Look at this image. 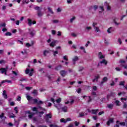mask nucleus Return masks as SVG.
Instances as JSON below:
<instances>
[{
  "mask_svg": "<svg viewBox=\"0 0 127 127\" xmlns=\"http://www.w3.org/2000/svg\"><path fill=\"white\" fill-rule=\"evenodd\" d=\"M25 74H28L29 76L30 77H31L32 75H33L34 73V69L33 68H32L31 69H29V68H26L25 71Z\"/></svg>",
  "mask_w": 127,
  "mask_h": 127,
  "instance_id": "f257e3e1",
  "label": "nucleus"
},
{
  "mask_svg": "<svg viewBox=\"0 0 127 127\" xmlns=\"http://www.w3.org/2000/svg\"><path fill=\"white\" fill-rule=\"evenodd\" d=\"M26 97L28 101L30 103L32 101L34 102V104H37L38 103V100L37 99H33V98L30 97L29 95H27Z\"/></svg>",
  "mask_w": 127,
  "mask_h": 127,
  "instance_id": "f03ea898",
  "label": "nucleus"
},
{
  "mask_svg": "<svg viewBox=\"0 0 127 127\" xmlns=\"http://www.w3.org/2000/svg\"><path fill=\"white\" fill-rule=\"evenodd\" d=\"M7 66L6 68H0V73L1 74H4V75H6V72H7Z\"/></svg>",
  "mask_w": 127,
  "mask_h": 127,
  "instance_id": "7ed1b4c3",
  "label": "nucleus"
},
{
  "mask_svg": "<svg viewBox=\"0 0 127 127\" xmlns=\"http://www.w3.org/2000/svg\"><path fill=\"white\" fill-rule=\"evenodd\" d=\"M52 118V115H51V114H48L46 115L45 119L46 122H47V123H50V122H49V119H51Z\"/></svg>",
  "mask_w": 127,
  "mask_h": 127,
  "instance_id": "20e7f679",
  "label": "nucleus"
},
{
  "mask_svg": "<svg viewBox=\"0 0 127 127\" xmlns=\"http://www.w3.org/2000/svg\"><path fill=\"white\" fill-rule=\"evenodd\" d=\"M119 20V18L118 17H114L113 18V22H114L115 25L118 26L121 24V22H118Z\"/></svg>",
  "mask_w": 127,
  "mask_h": 127,
  "instance_id": "39448f33",
  "label": "nucleus"
},
{
  "mask_svg": "<svg viewBox=\"0 0 127 127\" xmlns=\"http://www.w3.org/2000/svg\"><path fill=\"white\" fill-rule=\"evenodd\" d=\"M113 123H114V118H111L107 122V125L108 127H110V125L113 124Z\"/></svg>",
  "mask_w": 127,
  "mask_h": 127,
  "instance_id": "423d86ee",
  "label": "nucleus"
},
{
  "mask_svg": "<svg viewBox=\"0 0 127 127\" xmlns=\"http://www.w3.org/2000/svg\"><path fill=\"white\" fill-rule=\"evenodd\" d=\"M60 74L62 77H65L67 74V71L65 70H62L60 71Z\"/></svg>",
  "mask_w": 127,
  "mask_h": 127,
  "instance_id": "0eeeda50",
  "label": "nucleus"
},
{
  "mask_svg": "<svg viewBox=\"0 0 127 127\" xmlns=\"http://www.w3.org/2000/svg\"><path fill=\"white\" fill-rule=\"evenodd\" d=\"M29 33L32 37H33L34 36V34H35V33H34V30L30 29H29Z\"/></svg>",
  "mask_w": 127,
  "mask_h": 127,
  "instance_id": "6e6552de",
  "label": "nucleus"
},
{
  "mask_svg": "<svg viewBox=\"0 0 127 127\" xmlns=\"http://www.w3.org/2000/svg\"><path fill=\"white\" fill-rule=\"evenodd\" d=\"M115 31V28L113 27H111L107 30V32L108 33H112V32Z\"/></svg>",
  "mask_w": 127,
  "mask_h": 127,
  "instance_id": "1a4fd4ad",
  "label": "nucleus"
},
{
  "mask_svg": "<svg viewBox=\"0 0 127 127\" xmlns=\"http://www.w3.org/2000/svg\"><path fill=\"white\" fill-rule=\"evenodd\" d=\"M98 57L99 59H104V58H105V56L103 55V53H102V52H99Z\"/></svg>",
  "mask_w": 127,
  "mask_h": 127,
  "instance_id": "9d476101",
  "label": "nucleus"
},
{
  "mask_svg": "<svg viewBox=\"0 0 127 127\" xmlns=\"http://www.w3.org/2000/svg\"><path fill=\"white\" fill-rule=\"evenodd\" d=\"M78 60H79V58L77 56H75L73 59H72V61L73 62V64L75 65V62H76V61H78Z\"/></svg>",
  "mask_w": 127,
  "mask_h": 127,
  "instance_id": "9b49d317",
  "label": "nucleus"
},
{
  "mask_svg": "<svg viewBox=\"0 0 127 127\" xmlns=\"http://www.w3.org/2000/svg\"><path fill=\"white\" fill-rule=\"evenodd\" d=\"M50 46L51 47H54V46H56V41H53L50 44Z\"/></svg>",
  "mask_w": 127,
  "mask_h": 127,
  "instance_id": "f8f14e48",
  "label": "nucleus"
},
{
  "mask_svg": "<svg viewBox=\"0 0 127 127\" xmlns=\"http://www.w3.org/2000/svg\"><path fill=\"white\" fill-rule=\"evenodd\" d=\"M91 29L92 27L87 26L85 28V31H86V32H89V31H90V30H91Z\"/></svg>",
  "mask_w": 127,
  "mask_h": 127,
  "instance_id": "ddd939ff",
  "label": "nucleus"
},
{
  "mask_svg": "<svg viewBox=\"0 0 127 127\" xmlns=\"http://www.w3.org/2000/svg\"><path fill=\"white\" fill-rule=\"evenodd\" d=\"M83 99H85V98H88V103H90L92 102V98H91V96L87 97V96H83Z\"/></svg>",
  "mask_w": 127,
  "mask_h": 127,
  "instance_id": "4468645a",
  "label": "nucleus"
},
{
  "mask_svg": "<svg viewBox=\"0 0 127 127\" xmlns=\"http://www.w3.org/2000/svg\"><path fill=\"white\" fill-rule=\"evenodd\" d=\"M2 95L4 99H7V95H6V91L5 90L3 91Z\"/></svg>",
  "mask_w": 127,
  "mask_h": 127,
  "instance_id": "2eb2a0df",
  "label": "nucleus"
},
{
  "mask_svg": "<svg viewBox=\"0 0 127 127\" xmlns=\"http://www.w3.org/2000/svg\"><path fill=\"white\" fill-rule=\"evenodd\" d=\"M108 81V77H105L103 78L102 81H101V85H103L105 82H107Z\"/></svg>",
  "mask_w": 127,
  "mask_h": 127,
  "instance_id": "dca6fc26",
  "label": "nucleus"
},
{
  "mask_svg": "<svg viewBox=\"0 0 127 127\" xmlns=\"http://www.w3.org/2000/svg\"><path fill=\"white\" fill-rule=\"evenodd\" d=\"M27 21H28V25H29V26H31V25H32V20L28 18L27 19Z\"/></svg>",
  "mask_w": 127,
  "mask_h": 127,
  "instance_id": "f3484780",
  "label": "nucleus"
},
{
  "mask_svg": "<svg viewBox=\"0 0 127 127\" xmlns=\"http://www.w3.org/2000/svg\"><path fill=\"white\" fill-rule=\"evenodd\" d=\"M0 119H3L4 120L6 119V117L4 116V113H2L0 115Z\"/></svg>",
  "mask_w": 127,
  "mask_h": 127,
  "instance_id": "a211bd4d",
  "label": "nucleus"
},
{
  "mask_svg": "<svg viewBox=\"0 0 127 127\" xmlns=\"http://www.w3.org/2000/svg\"><path fill=\"white\" fill-rule=\"evenodd\" d=\"M62 109L63 112H64V113H66L67 110H68V107H67V106H64L62 108Z\"/></svg>",
  "mask_w": 127,
  "mask_h": 127,
  "instance_id": "6ab92c4d",
  "label": "nucleus"
},
{
  "mask_svg": "<svg viewBox=\"0 0 127 127\" xmlns=\"http://www.w3.org/2000/svg\"><path fill=\"white\" fill-rule=\"evenodd\" d=\"M98 112H99V110L98 109L92 110V114H93V115H96V114H97Z\"/></svg>",
  "mask_w": 127,
  "mask_h": 127,
  "instance_id": "aec40b11",
  "label": "nucleus"
},
{
  "mask_svg": "<svg viewBox=\"0 0 127 127\" xmlns=\"http://www.w3.org/2000/svg\"><path fill=\"white\" fill-rule=\"evenodd\" d=\"M62 68V65H59V66H57L55 67V70L57 71H59V70H60Z\"/></svg>",
  "mask_w": 127,
  "mask_h": 127,
  "instance_id": "412c9836",
  "label": "nucleus"
},
{
  "mask_svg": "<svg viewBox=\"0 0 127 127\" xmlns=\"http://www.w3.org/2000/svg\"><path fill=\"white\" fill-rule=\"evenodd\" d=\"M28 114H29V115H28V118L29 119H32V117H33V114L30 113V112H28Z\"/></svg>",
  "mask_w": 127,
  "mask_h": 127,
  "instance_id": "4be33fe9",
  "label": "nucleus"
},
{
  "mask_svg": "<svg viewBox=\"0 0 127 127\" xmlns=\"http://www.w3.org/2000/svg\"><path fill=\"white\" fill-rule=\"evenodd\" d=\"M105 64V65H107L108 64V62L106 61V60L104 59L102 61L100 62V64Z\"/></svg>",
  "mask_w": 127,
  "mask_h": 127,
  "instance_id": "5701e85b",
  "label": "nucleus"
},
{
  "mask_svg": "<svg viewBox=\"0 0 127 127\" xmlns=\"http://www.w3.org/2000/svg\"><path fill=\"white\" fill-rule=\"evenodd\" d=\"M99 78H100V76L99 75H97L96 76H95V78L94 79H93L92 81L93 82H96V81H98Z\"/></svg>",
  "mask_w": 127,
  "mask_h": 127,
  "instance_id": "b1692460",
  "label": "nucleus"
},
{
  "mask_svg": "<svg viewBox=\"0 0 127 127\" xmlns=\"http://www.w3.org/2000/svg\"><path fill=\"white\" fill-rule=\"evenodd\" d=\"M48 10L51 14H53L54 13V12L52 10V9H51L50 7H48Z\"/></svg>",
  "mask_w": 127,
  "mask_h": 127,
  "instance_id": "393cba45",
  "label": "nucleus"
},
{
  "mask_svg": "<svg viewBox=\"0 0 127 127\" xmlns=\"http://www.w3.org/2000/svg\"><path fill=\"white\" fill-rule=\"evenodd\" d=\"M107 107L108 109H113L114 108V104H108L107 105Z\"/></svg>",
  "mask_w": 127,
  "mask_h": 127,
  "instance_id": "a878e982",
  "label": "nucleus"
},
{
  "mask_svg": "<svg viewBox=\"0 0 127 127\" xmlns=\"http://www.w3.org/2000/svg\"><path fill=\"white\" fill-rule=\"evenodd\" d=\"M104 7L100 6H99V12H102L103 11H104Z\"/></svg>",
  "mask_w": 127,
  "mask_h": 127,
  "instance_id": "bb28decb",
  "label": "nucleus"
},
{
  "mask_svg": "<svg viewBox=\"0 0 127 127\" xmlns=\"http://www.w3.org/2000/svg\"><path fill=\"white\" fill-rule=\"evenodd\" d=\"M11 35H12V34L9 32H7L5 33V36H11Z\"/></svg>",
  "mask_w": 127,
  "mask_h": 127,
  "instance_id": "cd10ccee",
  "label": "nucleus"
},
{
  "mask_svg": "<svg viewBox=\"0 0 127 127\" xmlns=\"http://www.w3.org/2000/svg\"><path fill=\"white\" fill-rule=\"evenodd\" d=\"M105 4L107 5L108 10H110L111 6H109V4H108V2H105Z\"/></svg>",
  "mask_w": 127,
  "mask_h": 127,
  "instance_id": "c85d7f7f",
  "label": "nucleus"
},
{
  "mask_svg": "<svg viewBox=\"0 0 127 127\" xmlns=\"http://www.w3.org/2000/svg\"><path fill=\"white\" fill-rule=\"evenodd\" d=\"M94 29H95L96 32H100V28L99 27H95L94 28Z\"/></svg>",
  "mask_w": 127,
  "mask_h": 127,
  "instance_id": "c756f323",
  "label": "nucleus"
},
{
  "mask_svg": "<svg viewBox=\"0 0 127 127\" xmlns=\"http://www.w3.org/2000/svg\"><path fill=\"white\" fill-rule=\"evenodd\" d=\"M4 104V101L3 99L0 100V106H2Z\"/></svg>",
  "mask_w": 127,
  "mask_h": 127,
  "instance_id": "7c9ffc66",
  "label": "nucleus"
},
{
  "mask_svg": "<svg viewBox=\"0 0 127 127\" xmlns=\"http://www.w3.org/2000/svg\"><path fill=\"white\" fill-rule=\"evenodd\" d=\"M52 52H53L54 56H56L57 54H58V51H52Z\"/></svg>",
  "mask_w": 127,
  "mask_h": 127,
  "instance_id": "2f4dec72",
  "label": "nucleus"
},
{
  "mask_svg": "<svg viewBox=\"0 0 127 127\" xmlns=\"http://www.w3.org/2000/svg\"><path fill=\"white\" fill-rule=\"evenodd\" d=\"M48 53H49V52L47 50L44 51V52H43V54H44V56H46V55L48 54Z\"/></svg>",
  "mask_w": 127,
  "mask_h": 127,
  "instance_id": "473e14b6",
  "label": "nucleus"
},
{
  "mask_svg": "<svg viewBox=\"0 0 127 127\" xmlns=\"http://www.w3.org/2000/svg\"><path fill=\"white\" fill-rule=\"evenodd\" d=\"M38 15L39 16H42V15H43V13H42V12H41V11H38Z\"/></svg>",
  "mask_w": 127,
  "mask_h": 127,
  "instance_id": "72a5a7b5",
  "label": "nucleus"
},
{
  "mask_svg": "<svg viewBox=\"0 0 127 127\" xmlns=\"http://www.w3.org/2000/svg\"><path fill=\"white\" fill-rule=\"evenodd\" d=\"M60 122L61 123H67V121H66V120L63 118L61 119Z\"/></svg>",
  "mask_w": 127,
  "mask_h": 127,
  "instance_id": "f704fd0d",
  "label": "nucleus"
},
{
  "mask_svg": "<svg viewBox=\"0 0 127 127\" xmlns=\"http://www.w3.org/2000/svg\"><path fill=\"white\" fill-rule=\"evenodd\" d=\"M5 23H0V27H5Z\"/></svg>",
  "mask_w": 127,
  "mask_h": 127,
  "instance_id": "c9c22d12",
  "label": "nucleus"
},
{
  "mask_svg": "<svg viewBox=\"0 0 127 127\" xmlns=\"http://www.w3.org/2000/svg\"><path fill=\"white\" fill-rule=\"evenodd\" d=\"M118 42H119L120 45L123 43V41H122V39L121 38H119L118 39Z\"/></svg>",
  "mask_w": 127,
  "mask_h": 127,
  "instance_id": "e433bc0d",
  "label": "nucleus"
},
{
  "mask_svg": "<svg viewBox=\"0 0 127 127\" xmlns=\"http://www.w3.org/2000/svg\"><path fill=\"white\" fill-rule=\"evenodd\" d=\"M92 90L93 91H97V90H98V87L96 86H94L92 87Z\"/></svg>",
  "mask_w": 127,
  "mask_h": 127,
  "instance_id": "4c0bfd02",
  "label": "nucleus"
},
{
  "mask_svg": "<svg viewBox=\"0 0 127 127\" xmlns=\"http://www.w3.org/2000/svg\"><path fill=\"white\" fill-rule=\"evenodd\" d=\"M6 62L4 61V60H2L0 61V64H5Z\"/></svg>",
  "mask_w": 127,
  "mask_h": 127,
  "instance_id": "58836bf2",
  "label": "nucleus"
},
{
  "mask_svg": "<svg viewBox=\"0 0 127 127\" xmlns=\"http://www.w3.org/2000/svg\"><path fill=\"white\" fill-rule=\"evenodd\" d=\"M115 103L116 104V106H121L120 102L119 101V100H116Z\"/></svg>",
  "mask_w": 127,
  "mask_h": 127,
  "instance_id": "ea45409f",
  "label": "nucleus"
},
{
  "mask_svg": "<svg viewBox=\"0 0 127 127\" xmlns=\"http://www.w3.org/2000/svg\"><path fill=\"white\" fill-rule=\"evenodd\" d=\"M24 81H27V79L25 78H21L20 79V82H24Z\"/></svg>",
  "mask_w": 127,
  "mask_h": 127,
  "instance_id": "a19ab883",
  "label": "nucleus"
},
{
  "mask_svg": "<svg viewBox=\"0 0 127 127\" xmlns=\"http://www.w3.org/2000/svg\"><path fill=\"white\" fill-rule=\"evenodd\" d=\"M92 8L94 9V10H97L98 9V5H94L92 7Z\"/></svg>",
  "mask_w": 127,
  "mask_h": 127,
  "instance_id": "79ce46f5",
  "label": "nucleus"
},
{
  "mask_svg": "<svg viewBox=\"0 0 127 127\" xmlns=\"http://www.w3.org/2000/svg\"><path fill=\"white\" fill-rule=\"evenodd\" d=\"M9 118L10 119L13 118H15V116L14 115V114H11L9 116Z\"/></svg>",
  "mask_w": 127,
  "mask_h": 127,
  "instance_id": "37998d69",
  "label": "nucleus"
},
{
  "mask_svg": "<svg viewBox=\"0 0 127 127\" xmlns=\"http://www.w3.org/2000/svg\"><path fill=\"white\" fill-rule=\"evenodd\" d=\"M85 116V114L83 113H79V118H82V117H84Z\"/></svg>",
  "mask_w": 127,
  "mask_h": 127,
  "instance_id": "c03bdc74",
  "label": "nucleus"
},
{
  "mask_svg": "<svg viewBox=\"0 0 127 127\" xmlns=\"http://www.w3.org/2000/svg\"><path fill=\"white\" fill-rule=\"evenodd\" d=\"M14 111L15 112V114L18 113V110L17 109V107H14Z\"/></svg>",
  "mask_w": 127,
  "mask_h": 127,
  "instance_id": "a18cd8bd",
  "label": "nucleus"
},
{
  "mask_svg": "<svg viewBox=\"0 0 127 127\" xmlns=\"http://www.w3.org/2000/svg\"><path fill=\"white\" fill-rule=\"evenodd\" d=\"M74 125H75V127H78V126H79V125H80V123H79L77 121H75L74 122Z\"/></svg>",
  "mask_w": 127,
  "mask_h": 127,
  "instance_id": "49530a36",
  "label": "nucleus"
},
{
  "mask_svg": "<svg viewBox=\"0 0 127 127\" xmlns=\"http://www.w3.org/2000/svg\"><path fill=\"white\" fill-rule=\"evenodd\" d=\"M120 86H125V81H121L120 82Z\"/></svg>",
  "mask_w": 127,
  "mask_h": 127,
  "instance_id": "de8ad7c7",
  "label": "nucleus"
},
{
  "mask_svg": "<svg viewBox=\"0 0 127 127\" xmlns=\"http://www.w3.org/2000/svg\"><path fill=\"white\" fill-rule=\"evenodd\" d=\"M75 17H73L72 18H71L70 19V22L72 23L73 22V21H74V20H75Z\"/></svg>",
  "mask_w": 127,
  "mask_h": 127,
  "instance_id": "09e8293b",
  "label": "nucleus"
},
{
  "mask_svg": "<svg viewBox=\"0 0 127 127\" xmlns=\"http://www.w3.org/2000/svg\"><path fill=\"white\" fill-rule=\"evenodd\" d=\"M33 112H37V108L36 107H33L32 108Z\"/></svg>",
  "mask_w": 127,
  "mask_h": 127,
  "instance_id": "8fccbe9b",
  "label": "nucleus"
},
{
  "mask_svg": "<svg viewBox=\"0 0 127 127\" xmlns=\"http://www.w3.org/2000/svg\"><path fill=\"white\" fill-rule=\"evenodd\" d=\"M39 114H40L39 117H42V115H43V114H44V112H43V111L40 112H39Z\"/></svg>",
  "mask_w": 127,
  "mask_h": 127,
  "instance_id": "3c124183",
  "label": "nucleus"
},
{
  "mask_svg": "<svg viewBox=\"0 0 127 127\" xmlns=\"http://www.w3.org/2000/svg\"><path fill=\"white\" fill-rule=\"evenodd\" d=\"M83 70H84V67L80 66V67H79V69L78 71L79 72H81V71H83Z\"/></svg>",
  "mask_w": 127,
  "mask_h": 127,
  "instance_id": "603ef678",
  "label": "nucleus"
},
{
  "mask_svg": "<svg viewBox=\"0 0 127 127\" xmlns=\"http://www.w3.org/2000/svg\"><path fill=\"white\" fill-rule=\"evenodd\" d=\"M53 23H58L59 21L58 20H53Z\"/></svg>",
  "mask_w": 127,
  "mask_h": 127,
  "instance_id": "864d4df0",
  "label": "nucleus"
},
{
  "mask_svg": "<svg viewBox=\"0 0 127 127\" xmlns=\"http://www.w3.org/2000/svg\"><path fill=\"white\" fill-rule=\"evenodd\" d=\"M82 91V89H81V88H78V90H76L78 94L81 93V91Z\"/></svg>",
  "mask_w": 127,
  "mask_h": 127,
  "instance_id": "5fc2aeb1",
  "label": "nucleus"
},
{
  "mask_svg": "<svg viewBox=\"0 0 127 127\" xmlns=\"http://www.w3.org/2000/svg\"><path fill=\"white\" fill-rule=\"evenodd\" d=\"M120 63H121V64H123L124 63H126V61L124 60H121L120 61Z\"/></svg>",
  "mask_w": 127,
  "mask_h": 127,
  "instance_id": "6e6d98bb",
  "label": "nucleus"
},
{
  "mask_svg": "<svg viewBox=\"0 0 127 127\" xmlns=\"http://www.w3.org/2000/svg\"><path fill=\"white\" fill-rule=\"evenodd\" d=\"M52 34L53 35H55V34H56V31L54 30H52Z\"/></svg>",
  "mask_w": 127,
  "mask_h": 127,
  "instance_id": "4d7b16f0",
  "label": "nucleus"
},
{
  "mask_svg": "<svg viewBox=\"0 0 127 127\" xmlns=\"http://www.w3.org/2000/svg\"><path fill=\"white\" fill-rule=\"evenodd\" d=\"M122 67H124L125 68V69H127V64H121Z\"/></svg>",
  "mask_w": 127,
  "mask_h": 127,
  "instance_id": "13d9d810",
  "label": "nucleus"
},
{
  "mask_svg": "<svg viewBox=\"0 0 127 127\" xmlns=\"http://www.w3.org/2000/svg\"><path fill=\"white\" fill-rule=\"evenodd\" d=\"M17 101L18 102H20V101L21 100V97L20 96H18L16 99Z\"/></svg>",
  "mask_w": 127,
  "mask_h": 127,
  "instance_id": "bf43d9fd",
  "label": "nucleus"
},
{
  "mask_svg": "<svg viewBox=\"0 0 127 127\" xmlns=\"http://www.w3.org/2000/svg\"><path fill=\"white\" fill-rule=\"evenodd\" d=\"M64 60H65V61H68V59L67 58V56H64L63 57Z\"/></svg>",
  "mask_w": 127,
  "mask_h": 127,
  "instance_id": "052dcab7",
  "label": "nucleus"
},
{
  "mask_svg": "<svg viewBox=\"0 0 127 127\" xmlns=\"http://www.w3.org/2000/svg\"><path fill=\"white\" fill-rule=\"evenodd\" d=\"M62 34V33H61V31L58 32V34H57L58 36H61Z\"/></svg>",
  "mask_w": 127,
  "mask_h": 127,
  "instance_id": "680f3d73",
  "label": "nucleus"
},
{
  "mask_svg": "<svg viewBox=\"0 0 127 127\" xmlns=\"http://www.w3.org/2000/svg\"><path fill=\"white\" fill-rule=\"evenodd\" d=\"M98 24L97 23H95V22H94L93 23V24H92V25H93V27H94V28H95V27H96L97 26H96Z\"/></svg>",
  "mask_w": 127,
  "mask_h": 127,
  "instance_id": "e2e57ef3",
  "label": "nucleus"
},
{
  "mask_svg": "<svg viewBox=\"0 0 127 127\" xmlns=\"http://www.w3.org/2000/svg\"><path fill=\"white\" fill-rule=\"evenodd\" d=\"M21 53H22V54H26V50H24V51H22Z\"/></svg>",
  "mask_w": 127,
  "mask_h": 127,
  "instance_id": "0e129e2a",
  "label": "nucleus"
},
{
  "mask_svg": "<svg viewBox=\"0 0 127 127\" xmlns=\"http://www.w3.org/2000/svg\"><path fill=\"white\" fill-rule=\"evenodd\" d=\"M9 104H10V105H11V106H14L15 104L14 102H11L9 103Z\"/></svg>",
  "mask_w": 127,
  "mask_h": 127,
  "instance_id": "69168bd1",
  "label": "nucleus"
},
{
  "mask_svg": "<svg viewBox=\"0 0 127 127\" xmlns=\"http://www.w3.org/2000/svg\"><path fill=\"white\" fill-rule=\"evenodd\" d=\"M57 103H60L61 102V98H59L56 100Z\"/></svg>",
  "mask_w": 127,
  "mask_h": 127,
  "instance_id": "338daca9",
  "label": "nucleus"
},
{
  "mask_svg": "<svg viewBox=\"0 0 127 127\" xmlns=\"http://www.w3.org/2000/svg\"><path fill=\"white\" fill-rule=\"evenodd\" d=\"M68 127H74V125L72 124H70L68 125Z\"/></svg>",
  "mask_w": 127,
  "mask_h": 127,
  "instance_id": "774afa93",
  "label": "nucleus"
}]
</instances>
